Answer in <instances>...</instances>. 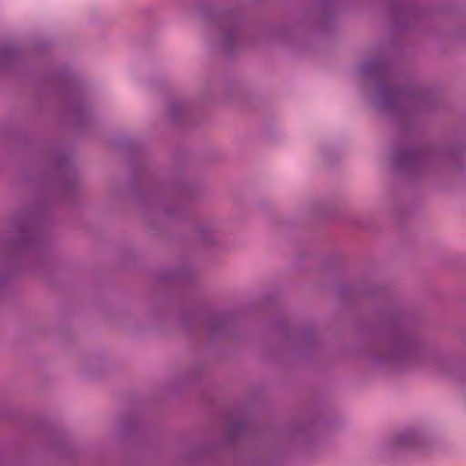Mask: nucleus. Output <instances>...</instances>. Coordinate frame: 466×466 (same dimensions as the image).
<instances>
[{
	"label": "nucleus",
	"instance_id": "7",
	"mask_svg": "<svg viewBox=\"0 0 466 466\" xmlns=\"http://www.w3.org/2000/svg\"><path fill=\"white\" fill-rule=\"evenodd\" d=\"M217 230V225L210 220H200L196 225L197 238L203 242L213 241Z\"/></svg>",
	"mask_w": 466,
	"mask_h": 466
},
{
	"label": "nucleus",
	"instance_id": "3",
	"mask_svg": "<svg viewBox=\"0 0 466 466\" xmlns=\"http://www.w3.org/2000/svg\"><path fill=\"white\" fill-rule=\"evenodd\" d=\"M457 152L444 147H404L394 153V167L404 173L420 174L454 160Z\"/></svg>",
	"mask_w": 466,
	"mask_h": 466
},
{
	"label": "nucleus",
	"instance_id": "5",
	"mask_svg": "<svg viewBox=\"0 0 466 466\" xmlns=\"http://www.w3.org/2000/svg\"><path fill=\"white\" fill-rule=\"evenodd\" d=\"M218 26L222 35L221 46L225 51L228 52L239 42L241 31L239 18L233 13L223 14L218 19Z\"/></svg>",
	"mask_w": 466,
	"mask_h": 466
},
{
	"label": "nucleus",
	"instance_id": "15",
	"mask_svg": "<svg viewBox=\"0 0 466 466\" xmlns=\"http://www.w3.org/2000/svg\"><path fill=\"white\" fill-rule=\"evenodd\" d=\"M165 213H166V216L169 218H175V215L173 213H171L170 209L169 208H167L165 210Z\"/></svg>",
	"mask_w": 466,
	"mask_h": 466
},
{
	"label": "nucleus",
	"instance_id": "9",
	"mask_svg": "<svg viewBox=\"0 0 466 466\" xmlns=\"http://www.w3.org/2000/svg\"><path fill=\"white\" fill-rule=\"evenodd\" d=\"M248 428V423L246 420H236L228 425V433L225 439L227 445H231L235 440Z\"/></svg>",
	"mask_w": 466,
	"mask_h": 466
},
{
	"label": "nucleus",
	"instance_id": "14",
	"mask_svg": "<svg viewBox=\"0 0 466 466\" xmlns=\"http://www.w3.org/2000/svg\"><path fill=\"white\" fill-rule=\"evenodd\" d=\"M77 184L76 180L66 179L62 182L61 187L64 191L70 193L77 187Z\"/></svg>",
	"mask_w": 466,
	"mask_h": 466
},
{
	"label": "nucleus",
	"instance_id": "6",
	"mask_svg": "<svg viewBox=\"0 0 466 466\" xmlns=\"http://www.w3.org/2000/svg\"><path fill=\"white\" fill-rule=\"evenodd\" d=\"M421 443V438L415 430L405 431L398 434L390 442L396 451H404L410 448H418Z\"/></svg>",
	"mask_w": 466,
	"mask_h": 466
},
{
	"label": "nucleus",
	"instance_id": "11",
	"mask_svg": "<svg viewBox=\"0 0 466 466\" xmlns=\"http://www.w3.org/2000/svg\"><path fill=\"white\" fill-rule=\"evenodd\" d=\"M390 12L397 24H399L400 20L406 19L411 16L414 13L412 8L400 5L395 0H392L390 3Z\"/></svg>",
	"mask_w": 466,
	"mask_h": 466
},
{
	"label": "nucleus",
	"instance_id": "2",
	"mask_svg": "<svg viewBox=\"0 0 466 466\" xmlns=\"http://www.w3.org/2000/svg\"><path fill=\"white\" fill-rule=\"evenodd\" d=\"M375 359L384 365L421 366L441 374H450L456 367L440 349H425L414 336L403 332L392 335Z\"/></svg>",
	"mask_w": 466,
	"mask_h": 466
},
{
	"label": "nucleus",
	"instance_id": "12",
	"mask_svg": "<svg viewBox=\"0 0 466 466\" xmlns=\"http://www.w3.org/2000/svg\"><path fill=\"white\" fill-rule=\"evenodd\" d=\"M86 106L79 101L74 102L68 108L69 113L73 116H76L78 120L82 118L86 113Z\"/></svg>",
	"mask_w": 466,
	"mask_h": 466
},
{
	"label": "nucleus",
	"instance_id": "4",
	"mask_svg": "<svg viewBox=\"0 0 466 466\" xmlns=\"http://www.w3.org/2000/svg\"><path fill=\"white\" fill-rule=\"evenodd\" d=\"M15 229L17 238L12 241L2 242L0 248L8 256L14 257L32 252L37 244L33 221L28 218L17 220L15 221Z\"/></svg>",
	"mask_w": 466,
	"mask_h": 466
},
{
	"label": "nucleus",
	"instance_id": "10",
	"mask_svg": "<svg viewBox=\"0 0 466 466\" xmlns=\"http://www.w3.org/2000/svg\"><path fill=\"white\" fill-rule=\"evenodd\" d=\"M167 114L174 121H178L187 114V105L180 100H171L167 103Z\"/></svg>",
	"mask_w": 466,
	"mask_h": 466
},
{
	"label": "nucleus",
	"instance_id": "8",
	"mask_svg": "<svg viewBox=\"0 0 466 466\" xmlns=\"http://www.w3.org/2000/svg\"><path fill=\"white\" fill-rule=\"evenodd\" d=\"M227 324L228 320L224 316L217 315L208 319L206 329L211 337H216L226 331Z\"/></svg>",
	"mask_w": 466,
	"mask_h": 466
},
{
	"label": "nucleus",
	"instance_id": "13",
	"mask_svg": "<svg viewBox=\"0 0 466 466\" xmlns=\"http://www.w3.org/2000/svg\"><path fill=\"white\" fill-rule=\"evenodd\" d=\"M53 161L55 163L56 168L59 171L64 170L66 165V157L64 154L58 153L56 154Z\"/></svg>",
	"mask_w": 466,
	"mask_h": 466
},
{
	"label": "nucleus",
	"instance_id": "1",
	"mask_svg": "<svg viewBox=\"0 0 466 466\" xmlns=\"http://www.w3.org/2000/svg\"><path fill=\"white\" fill-rule=\"evenodd\" d=\"M360 73L366 78L380 82L378 86V109L398 121L410 120L417 110L430 109L436 101L435 95L429 90L397 88L392 81L391 70L383 59L363 64Z\"/></svg>",
	"mask_w": 466,
	"mask_h": 466
}]
</instances>
